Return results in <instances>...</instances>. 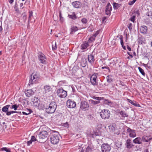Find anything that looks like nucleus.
<instances>
[{"label":"nucleus","instance_id":"f257e3e1","mask_svg":"<svg viewBox=\"0 0 152 152\" xmlns=\"http://www.w3.org/2000/svg\"><path fill=\"white\" fill-rule=\"evenodd\" d=\"M51 135L50 138L51 142L53 144H56L59 141V134L58 132L56 131H51Z\"/></svg>","mask_w":152,"mask_h":152},{"label":"nucleus","instance_id":"f03ea898","mask_svg":"<svg viewBox=\"0 0 152 152\" xmlns=\"http://www.w3.org/2000/svg\"><path fill=\"white\" fill-rule=\"evenodd\" d=\"M57 107V104L55 102H52L48 106L45 108L46 112L48 113H53L55 112Z\"/></svg>","mask_w":152,"mask_h":152},{"label":"nucleus","instance_id":"7ed1b4c3","mask_svg":"<svg viewBox=\"0 0 152 152\" xmlns=\"http://www.w3.org/2000/svg\"><path fill=\"white\" fill-rule=\"evenodd\" d=\"M39 75L38 73H32L31 75V79L28 84L30 85L31 84L36 83V81L39 79Z\"/></svg>","mask_w":152,"mask_h":152},{"label":"nucleus","instance_id":"20e7f679","mask_svg":"<svg viewBox=\"0 0 152 152\" xmlns=\"http://www.w3.org/2000/svg\"><path fill=\"white\" fill-rule=\"evenodd\" d=\"M10 105L8 104L4 106L2 109V111L5 113L7 116H10L12 114L18 113V112L15 111H8V109L10 108Z\"/></svg>","mask_w":152,"mask_h":152},{"label":"nucleus","instance_id":"39448f33","mask_svg":"<svg viewBox=\"0 0 152 152\" xmlns=\"http://www.w3.org/2000/svg\"><path fill=\"white\" fill-rule=\"evenodd\" d=\"M100 115L102 119H108L110 117V111L106 110H103L100 113Z\"/></svg>","mask_w":152,"mask_h":152},{"label":"nucleus","instance_id":"423d86ee","mask_svg":"<svg viewBox=\"0 0 152 152\" xmlns=\"http://www.w3.org/2000/svg\"><path fill=\"white\" fill-rule=\"evenodd\" d=\"M101 149L102 152H110L111 148L109 145L107 143H104L101 145Z\"/></svg>","mask_w":152,"mask_h":152},{"label":"nucleus","instance_id":"0eeeda50","mask_svg":"<svg viewBox=\"0 0 152 152\" xmlns=\"http://www.w3.org/2000/svg\"><path fill=\"white\" fill-rule=\"evenodd\" d=\"M58 96L61 98H65L67 95V92L63 89H58L57 92Z\"/></svg>","mask_w":152,"mask_h":152},{"label":"nucleus","instance_id":"6e6552de","mask_svg":"<svg viewBox=\"0 0 152 152\" xmlns=\"http://www.w3.org/2000/svg\"><path fill=\"white\" fill-rule=\"evenodd\" d=\"M52 88L49 85H46L44 86L43 88V93L46 95H49L52 92Z\"/></svg>","mask_w":152,"mask_h":152},{"label":"nucleus","instance_id":"1a4fd4ad","mask_svg":"<svg viewBox=\"0 0 152 152\" xmlns=\"http://www.w3.org/2000/svg\"><path fill=\"white\" fill-rule=\"evenodd\" d=\"M38 58L40 62L44 64H45L46 62V58L45 55L41 52H39Z\"/></svg>","mask_w":152,"mask_h":152},{"label":"nucleus","instance_id":"9d476101","mask_svg":"<svg viewBox=\"0 0 152 152\" xmlns=\"http://www.w3.org/2000/svg\"><path fill=\"white\" fill-rule=\"evenodd\" d=\"M48 132L46 131H42L40 132L37 136H36L37 138H38L39 139H44L47 137Z\"/></svg>","mask_w":152,"mask_h":152},{"label":"nucleus","instance_id":"9b49d317","mask_svg":"<svg viewBox=\"0 0 152 152\" xmlns=\"http://www.w3.org/2000/svg\"><path fill=\"white\" fill-rule=\"evenodd\" d=\"M89 107L88 103L86 101L82 102L80 104V109L83 111L88 110Z\"/></svg>","mask_w":152,"mask_h":152},{"label":"nucleus","instance_id":"f8f14e48","mask_svg":"<svg viewBox=\"0 0 152 152\" xmlns=\"http://www.w3.org/2000/svg\"><path fill=\"white\" fill-rule=\"evenodd\" d=\"M97 75V73L94 74L91 76L90 81L91 83L93 85H96L98 84V82L96 81Z\"/></svg>","mask_w":152,"mask_h":152},{"label":"nucleus","instance_id":"ddd939ff","mask_svg":"<svg viewBox=\"0 0 152 152\" xmlns=\"http://www.w3.org/2000/svg\"><path fill=\"white\" fill-rule=\"evenodd\" d=\"M66 105L69 108H73L75 107L76 103L75 102L70 99L68 100L66 102Z\"/></svg>","mask_w":152,"mask_h":152},{"label":"nucleus","instance_id":"4468645a","mask_svg":"<svg viewBox=\"0 0 152 152\" xmlns=\"http://www.w3.org/2000/svg\"><path fill=\"white\" fill-rule=\"evenodd\" d=\"M112 10V7L109 3L106 7L105 13L107 15H110Z\"/></svg>","mask_w":152,"mask_h":152},{"label":"nucleus","instance_id":"2eb2a0df","mask_svg":"<svg viewBox=\"0 0 152 152\" xmlns=\"http://www.w3.org/2000/svg\"><path fill=\"white\" fill-rule=\"evenodd\" d=\"M72 5L74 7L78 8L81 7V4L79 1H76L72 2Z\"/></svg>","mask_w":152,"mask_h":152},{"label":"nucleus","instance_id":"dca6fc26","mask_svg":"<svg viewBox=\"0 0 152 152\" xmlns=\"http://www.w3.org/2000/svg\"><path fill=\"white\" fill-rule=\"evenodd\" d=\"M140 31L141 33L145 34L147 32V28L145 26H142L140 28Z\"/></svg>","mask_w":152,"mask_h":152},{"label":"nucleus","instance_id":"f3484780","mask_svg":"<svg viewBox=\"0 0 152 152\" xmlns=\"http://www.w3.org/2000/svg\"><path fill=\"white\" fill-rule=\"evenodd\" d=\"M126 145L128 148H130L133 146L130 139H128L126 140Z\"/></svg>","mask_w":152,"mask_h":152},{"label":"nucleus","instance_id":"a211bd4d","mask_svg":"<svg viewBox=\"0 0 152 152\" xmlns=\"http://www.w3.org/2000/svg\"><path fill=\"white\" fill-rule=\"evenodd\" d=\"M88 61L91 64H92L94 63L95 59L94 56L93 55L91 54L88 55Z\"/></svg>","mask_w":152,"mask_h":152},{"label":"nucleus","instance_id":"6ab92c4d","mask_svg":"<svg viewBox=\"0 0 152 152\" xmlns=\"http://www.w3.org/2000/svg\"><path fill=\"white\" fill-rule=\"evenodd\" d=\"M34 92L33 90L31 89H29L27 90L25 92L26 95L28 97H30L34 94Z\"/></svg>","mask_w":152,"mask_h":152},{"label":"nucleus","instance_id":"aec40b11","mask_svg":"<svg viewBox=\"0 0 152 152\" xmlns=\"http://www.w3.org/2000/svg\"><path fill=\"white\" fill-rule=\"evenodd\" d=\"M89 46L88 42H83L81 45V49L84 50L86 49Z\"/></svg>","mask_w":152,"mask_h":152},{"label":"nucleus","instance_id":"412c9836","mask_svg":"<svg viewBox=\"0 0 152 152\" xmlns=\"http://www.w3.org/2000/svg\"><path fill=\"white\" fill-rule=\"evenodd\" d=\"M133 142L135 144H140L142 143V140L140 137H137L133 140Z\"/></svg>","mask_w":152,"mask_h":152},{"label":"nucleus","instance_id":"4be33fe9","mask_svg":"<svg viewBox=\"0 0 152 152\" xmlns=\"http://www.w3.org/2000/svg\"><path fill=\"white\" fill-rule=\"evenodd\" d=\"M151 139L150 137L144 136L142 137V140L144 142H148Z\"/></svg>","mask_w":152,"mask_h":152},{"label":"nucleus","instance_id":"5701e85b","mask_svg":"<svg viewBox=\"0 0 152 152\" xmlns=\"http://www.w3.org/2000/svg\"><path fill=\"white\" fill-rule=\"evenodd\" d=\"M20 105L19 104H15L11 105H10V109H14L15 110H16L19 107Z\"/></svg>","mask_w":152,"mask_h":152},{"label":"nucleus","instance_id":"b1692460","mask_svg":"<svg viewBox=\"0 0 152 152\" xmlns=\"http://www.w3.org/2000/svg\"><path fill=\"white\" fill-rule=\"evenodd\" d=\"M68 17L69 18L73 20H75L77 18L74 12H72V15H68Z\"/></svg>","mask_w":152,"mask_h":152},{"label":"nucleus","instance_id":"393cba45","mask_svg":"<svg viewBox=\"0 0 152 152\" xmlns=\"http://www.w3.org/2000/svg\"><path fill=\"white\" fill-rule=\"evenodd\" d=\"M78 28L76 26H73L71 28L70 34H73L78 30Z\"/></svg>","mask_w":152,"mask_h":152},{"label":"nucleus","instance_id":"a878e982","mask_svg":"<svg viewBox=\"0 0 152 152\" xmlns=\"http://www.w3.org/2000/svg\"><path fill=\"white\" fill-rule=\"evenodd\" d=\"M119 113L122 117H127L128 116L127 114L124 111H121L119 112Z\"/></svg>","mask_w":152,"mask_h":152},{"label":"nucleus","instance_id":"bb28decb","mask_svg":"<svg viewBox=\"0 0 152 152\" xmlns=\"http://www.w3.org/2000/svg\"><path fill=\"white\" fill-rule=\"evenodd\" d=\"M0 151H5L6 152H11L10 149L6 147H3L0 148Z\"/></svg>","mask_w":152,"mask_h":152},{"label":"nucleus","instance_id":"cd10ccee","mask_svg":"<svg viewBox=\"0 0 152 152\" xmlns=\"http://www.w3.org/2000/svg\"><path fill=\"white\" fill-rule=\"evenodd\" d=\"M52 50H54L57 49V45L56 41H53L52 42Z\"/></svg>","mask_w":152,"mask_h":152},{"label":"nucleus","instance_id":"c85d7f7f","mask_svg":"<svg viewBox=\"0 0 152 152\" xmlns=\"http://www.w3.org/2000/svg\"><path fill=\"white\" fill-rule=\"evenodd\" d=\"M129 136L131 137H134L136 136L135 131L134 130H133L132 132L131 133L129 134Z\"/></svg>","mask_w":152,"mask_h":152},{"label":"nucleus","instance_id":"c756f323","mask_svg":"<svg viewBox=\"0 0 152 152\" xmlns=\"http://www.w3.org/2000/svg\"><path fill=\"white\" fill-rule=\"evenodd\" d=\"M27 111H28V113H26L25 112H23V111L22 112V113L24 115H27L31 113L32 112V110L31 109H27Z\"/></svg>","mask_w":152,"mask_h":152},{"label":"nucleus","instance_id":"7c9ffc66","mask_svg":"<svg viewBox=\"0 0 152 152\" xmlns=\"http://www.w3.org/2000/svg\"><path fill=\"white\" fill-rule=\"evenodd\" d=\"M59 17H60V21L62 23L64 21V19L63 17L62 16L61 11L59 12Z\"/></svg>","mask_w":152,"mask_h":152},{"label":"nucleus","instance_id":"2f4dec72","mask_svg":"<svg viewBox=\"0 0 152 152\" xmlns=\"http://www.w3.org/2000/svg\"><path fill=\"white\" fill-rule=\"evenodd\" d=\"M90 102H91V103L94 104H98L100 103V101H94L93 100H90Z\"/></svg>","mask_w":152,"mask_h":152},{"label":"nucleus","instance_id":"473e14b6","mask_svg":"<svg viewBox=\"0 0 152 152\" xmlns=\"http://www.w3.org/2000/svg\"><path fill=\"white\" fill-rule=\"evenodd\" d=\"M109 129L110 130V131H111L112 132H114V134L116 133L115 132V128L114 127V126H109Z\"/></svg>","mask_w":152,"mask_h":152},{"label":"nucleus","instance_id":"72a5a7b5","mask_svg":"<svg viewBox=\"0 0 152 152\" xmlns=\"http://www.w3.org/2000/svg\"><path fill=\"white\" fill-rule=\"evenodd\" d=\"M119 4L116 3H114L113 4V8L114 9H117L119 7Z\"/></svg>","mask_w":152,"mask_h":152},{"label":"nucleus","instance_id":"f704fd0d","mask_svg":"<svg viewBox=\"0 0 152 152\" xmlns=\"http://www.w3.org/2000/svg\"><path fill=\"white\" fill-rule=\"evenodd\" d=\"M32 101L34 103H37L38 102V99L37 98L34 97L31 99Z\"/></svg>","mask_w":152,"mask_h":152},{"label":"nucleus","instance_id":"c9c22d12","mask_svg":"<svg viewBox=\"0 0 152 152\" xmlns=\"http://www.w3.org/2000/svg\"><path fill=\"white\" fill-rule=\"evenodd\" d=\"M146 15L148 17H149L152 18V11H148L146 13Z\"/></svg>","mask_w":152,"mask_h":152},{"label":"nucleus","instance_id":"e433bc0d","mask_svg":"<svg viewBox=\"0 0 152 152\" xmlns=\"http://www.w3.org/2000/svg\"><path fill=\"white\" fill-rule=\"evenodd\" d=\"M138 69L140 72L141 73V74L143 76H145V73L144 72V70L142 69L141 67H139Z\"/></svg>","mask_w":152,"mask_h":152},{"label":"nucleus","instance_id":"4c0bfd02","mask_svg":"<svg viewBox=\"0 0 152 152\" xmlns=\"http://www.w3.org/2000/svg\"><path fill=\"white\" fill-rule=\"evenodd\" d=\"M33 15V12L32 11H30L29 12V14L28 18V22L31 20V17Z\"/></svg>","mask_w":152,"mask_h":152},{"label":"nucleus","instance_id":"58836bf2","mask_svg":"<svg viewBox=\"0 0 152 152\" xmlns=\"http://www.w3.org/2000/svg\"><path fill=\"white\" fill-rule=\"evenodd\" d=\"M95 37H94V36L93 35L88 40V42H90L94 41L95 39Z\"/></svg>","mask_w":152,"mask_h":152},{"label":"nucleus","instance_id":"ea45409f","mask_svg":"<svg viewBox=\"0 0 152 152\" xmlns=\"http://www.w3.org/2000/svg\"><path fill=\"white\" fill-rule=\"evenodd\" d=\"M119 39L120 40L121 44V45H122V46L124 45V42H123V40L122 36L121 35L120 36V37Z\"/></svg>","mask_w":152,"mask_h":152},{"label":"nucleus","instance_id":"a19ab883","mask_svg":"<svg viewBox=\"0 0 152 152\" xmlns=\"http://www.w3.org/2000/svg\"><path fill=\"white\" fill-rule=\"evenodd\" d=\"M92 151V149L90 147L88 146L86 148V152H91Z\"/></svg>","mask_w":152,"mask_h":152},{"label":"nucleus","instance_id":"79ce46f5","mask_svg":"<svg viewBox=\"0 0 152 152\" xmlns=\"http://www.w3.org/2000/svg\"><path fill=\"white\" fill-rule=\"evenodd\" d=\"M137 1V0H133L132 1H130L129 2L128 4L130 5H132Z\"/></svg>","mask_w":152,"mask_h":152},{"label":"nucleus","instance_id":"37998d69","mask_svg":"<svg viewBox=\"0 0 152 152\" xmlns=\"http://www.w3.org/2000/svg\"><path fill=\"white\" fill-rule=\"evenodd\" d=\"M82 23L83 24H86L87 22V20L86 19L83 18L81 20Z\"/></svg>","mask_w":152,"mask_h":152},{"label":"nucleus","instance_id":"c03bdc74","mask_svg":"<svg viewBox=\"0 0 152 152\" xmlns=\"http://www.w3.org/2000/svg\"><path fill=\"white\" fill-rule=\"evenodd\" d=\"M133 131V129H131L129 127H127V133H129V134L132 132Z\"/></svg>","mask_w":152,"mask_h":152},{"label":"nucleus","instance_id":"a18cd8bd","mask_svg":"<svg viewBox=\"0 0 152 152\" xmlns=\"http://www.w3.org/2000/svg\"><path fill=\"white\" fill-rule=\"evenodd\" d=\"M31 140L33 142H34L37 140V139L34 136H32L31 137Z\"/></svg>","mask_w":152,"mask_h":152},{"label":"nucleus","instance_id":"49530a36","mask_svg":"<svg viewBox=\"0 0 152 152\" xmlns=\"http://www.w3.org/2000/svg\"><path fill=\"white\" fill-rule=\"evenodd\" d=\"M93 98L94 99H95L98 101H99L101 100L102 99V98L99 97H95V96H94L93 97Z\"/></svg>","mask_w":152,"mask_h":152},{"label":"nucleus","instance_id":"de8ad7c7","mask_svg":"<svg viewBox=\"0 0 152 152\" xmlns=\"http://www.w3.org/2000/svg\"><path fill=\"white\" fill-rule=\"evenodd\" d=\"M127 101L130 103H131V104H133L134 102H135V101H132V100H131L129 99H127Z\"/></svg>","mask_w":152,"mask_h":152},{"label":"nucleus","instance_id":"09e8293b","mask_svg":"<svg viewBox=\"0 0 152 152\" xmlns=\"http://www.w3.org/2000/svg\"><path fill=\"white\" fill-rule=\"evenodd\" d=\"M135 17V16L133 15L132 17L130 18V20L132 22H134V19Z\"/></svg>","mask_w":152,"mask_h":152},{"label":"nucleus","instance_id":"8fccbe9b","mask_svg":"<svg viewBox=\"0 0 152 152\" xmlns=\"http://www.w3.org/2000/svg\"><path fill=\"white\" fill-rule=\"evenodd\" d=\"M134 106L136 107H140V105L137 103L135 101V102H134L133 104H132Z\"/></svg>","mask_w":152,"mask_h":152},{"label":"nucleus","instance_id":"3c124183","mask_svg":"<svg viewBox=\"0 0 152 152\" xmlns=\"http://www.w3.org/2000/svg\"><path fill=\"white\" fill-rule=\"evenodd\" d=\"M122 145V144L121 142H120L119 144L116 143L115 144L116 146L118 148H120Z\"/></svg>","mask_w":152,"mask_h":152},{"label":"nucleus","instance_id":"603ef678","mask_svg":"<svg viewBox=\"0 0 152 152\" xmlns=\"http://www.w3.org/2000/svg\"><path fill=\"white\" fill-rule=\"evenodd\" d=\"M63 125L64 127H68L69 126V124L67 122L64 123Z\"/></svg>","mask_w":152,"mask_h":152},{"label":"nucleus","instance_id":"864d4df0","mask_svg":"<svg viewBox=\"0 0 152 152\" xmlns=\"http://www.w3.org/2000/svg\"><path fill=\"white\" fill-rule=\"evenodd\" d=\"M132 23H130L129 24L128 26V28L130 31H131L132 29Z\"/></svg>","mask_w":152,"mask_h":152},{"label":"nucleus","instance_id":"5fc2aeb1","mask_svg":"<svg viewBox=\"0 0 152 152\" xmlns=\"http://www.w3.org/2000/svg\"><path fill=\"white\" fill-rule=\"evenodd\" d=\"M107 79L108 82L110 83L112 81L111 79H110L109 76H108L107 77Z\"/></svg>","mask_w":152,"mask_h":152},{"label":"nucleus","instance_id":"6e6d98bb","mask_svg":"<svg viewBox=\"0 0 152 152\" xmlns=\"http://www.w3.org/2000/svg\"><path fill=\"white\" fill-rule=\"evenodd\" d=\"M65 83V81H59L58 83L59 85H62V84H64Z\"/></svg>","mask_w":152,"mask_h":152},{"label":"nucleus","instance_id":"4d7b16f0","mask_svg":"<svg viewBox=\"0 0 152 152\" xmlns=\"http://www.w3.org/2000/svg\"><path fill=\"white\" fill-rule=\"evenodd\" d=\"M32 142H33V141H31V140H30L29 141H28L27 142V145H28V146L30 145L31 144H32Z\"/></svg>","mask_w":152,"mask_h":152},{"label":"nucleus","instance_id":"13d9d810","mask_svg":"<svg viewBox=\"0 0 152 152\" xmlns=\"http://www.w3.org/2000/svg\"><path fill=\"white\" fill-rule=\"evenodd\" d=\"M23 20L24 21V22H25L27 19L26 15H23Z\"/></svg>","mask_w":152,"mask_h":152},{"label":"nucleus","instance_id":"bf43d9fd","mask_svg":"<svg viewBox=\"0 0 152 152\" xmlns=\"http://www.w3.org/2000/svg\"><path fill=\"white\" fill-rule=\"evenodd\" d=\"M100 32L99 30L97 31L95 34L94 35V37H96L99 34Z\"/></svg>","mask_w":152,"mask_h":152},{"label":"nucleus","instance_id":"052dcab7","mask_svg":"<svg viewBox=\"0 0 152 152\" xmlns=\"http://www.w3.org/2000/svg\"><path fill=\"white\" fill-rule=\"evenodd\" d=\"M102 69H107L108 70V71H109V72H110V69H109V67H107V66L102 67Z\"/></svg>","mask_w":152,"mask_h":152},{"label":"nucleus","instance_id":"680f3d73","mask_svg":"<svg viewBox=\"0 0 152 152\" xmlns=\"http://www.w3.org/2000/svg\"><path fill=\"white\" fill-rule=\"evenodd\" d=\"M143 38L142 37H140L138 38L139 41L140 42L142 43V41L143 40Z\"/></svg>","mask_w":152,"mask_h":152},{"label":"nucleus","instance_id":"e2e57ef3","mask_svg":"<svg viewBox=\"0 0 152 152\" xmlns=\"http://www.w3.org/2000/svg\"><path fill=\"white\" fill-rule=\"evenodd\" d=\"M105 103L107 104H111L112 103L110 101H109L107 99L105 101Z\"/></svg>","mask_w":152,"mask_h":152},{"label":"nucleus","instance_id":"0e129e2a","mask_svg":"<svg viewBox=\"0 0 152 152\" xmlns=\"http://www.w3.org/2000/svg\"><path fill=\"white\" fill-rule=\"evenodd\" d=\"M0 123H1V124H0V128H1V126H4L3 125L5 124V123L4 122H2L0 121Z\"/></svg>","mask_w":152,"mask_h":152},{"label":"nucleus","instance_id":"69168bd1","mask_svg":"<svg viewBox=\"0 0 152 152\" xmlns=\"http://www.w3.org/2000/svg\"><path fill=\"white\" fill-rule=\"evenodd\" d=\"M127 48L129 51H131V49L129 46L127 45Z\"/></svg>","mask_w":152,"mask_h":152},{"label":"nucleus","instance_id":"338daca9","mask_svg":"<svg viewBox=\"0 0 152 152\" xmlns=\"http://www.w3.org/2000/svg\"><path fill=\"white\" fill-rule=\"evenodd\" d=\"M8 1L10 4H12L14 1V0H8Z\"/></svg>","mask_w":152,"mask_h":152},{"label":"nucleus","instance_id":"774afa93","mask_svg":"<svg viewBox=\"0 0 152 152\" xmlns=\"http://www.w3.org/2000/svg\"><path fill=\"white\" fill-rule=\"evenodd\" d=\"M105 19H106V18L105 17H104L103 18H102V21H104L105 20Z\"/></svg>","mask_w":152,"mask_h":152}]
</instances>
